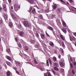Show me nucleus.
Instances as JSON below:
<instances>
[{
    "label": "nucleus",
    "mask_w": 76,
    "mask_h": 76,
    "mask_svg": "<svg viewBox=\"0 0 76 76\" xmlns=\"http://www.w3.org/2000/svg\"><path fill=\"white\" fill-rule=\"evenodd\" d=\"M54 69L55 70H57V71H58V70H59L58 68H57V67H54Z\"/></svg>",
    "instance_id": "412c9836"
},
{
    "label": "nucleus",
    "mask_w": 76,
    "mask_h": 76,
    "mask_svg": "<svg viewBox=\"0 0 76 76\" xmlns=\"http://www.w3.org/2000/svg\"><path fill=\"white\" fill-rule=\"evenodd\" d=\"M58 12H60V9H58Z\"/></svg>",
    "instance_id": "69168bd1"
},
{
    "label": "nucleus",
    "mask_w": 76,
    "mask_h": 76,
    "mask_svg": "<svg viewBox=\"0 0 76 76\" xmlns=\"http://www.w3.org/2000/svg\"><path fill=\"white\" fill-rule=\"evenodd\" d=\"M30 42L31 43H34V42H35V40H31L30 41Z\"/></svg>",
    "instance_id": "393cba45"
},
{
    "label": "nucleus",
    "mask_w": 76,
    "mask_h": 76,
    "mask_svg": "<svg viewBox=\"0 0 76 76\" xmlns=\"http://www.w3.org/2000/svg\"><path fill=\"white\" fill-rule=\"evenodd\" d=\"M7 51L8 52V53H10V49H8L7 50Z\"/></svg>",
    "instance_id": "72a5a7b5"
},
{
    "label": "nucleus",
    "mask_w": 76,
    "mask_h": 76,
    "mask_svg": "<svg viewBox=\"0 0 76 76\" xmlns=\"http://www.w3.org/2000/svg\"><path fill=\"white\" fill-rule=\"evenodd\" d=\"M61 51L62 53H63V49L62 48H61Z\"/></svg>",
    "instance_id": "5fc2aeb1"
},
{
    "label": "nucleus",
    "mask_w": 76,
    "mask_h": 76,
    "mask_svg": "<svg viewBox=\"0 0 76 76\" xmlns=\"http://www.w3.org/2000/svg\"><path fill=\"white\" fill-rule=\"evenodd\" d=\"M10 71H8L7 72V76H10Z\"/></svg>",
    "instance_id": "ddd939ff"
},
{
    "label": "nucleus",
    "mask_w": 76,
    "mask_h": 76,
    "mask_svg": "<svg viewBox=\"0 0 76 76\" xmlns=\"http://www.w3.org/2000/svg\"><path fill=\"white\" fill-rule=\"evenodd\" d=\"M4 18L5 20V22H6V23H8V21H7V15L6 14L5 15H4Z\"/></svg>",
    "instance_id": "20e7f679"
},
{
    "label": "nucleus",
    "mask_w": 76,
    "mask_h": 76,
    "mask_svg": "<svg viewBox=\"0 0 76 76\" xmlns=\"http://www.w3.org/2000/svg\"><path fill=\"white\" fill-rule=\"evenodd\" d=\"M19 34L21 36V37H23V36L24 35V33L23 32V31H21L19 32Z\"/></svg>",
    "instance_id": "423d86ee"
},
{
    "label": "nucleus",
    "mask_w": 76,
    "mask_h": 76,
    "mask_svg": "<svg viewBox=\"0 0 76 76\" xmlns=\"http://www.w3.org/2000/svg\"><path fill=\"white\" fill-rule=\"evenodd\" d=\"M50 45L52 46V47H53L54 46V43H53V42H51L50 43Z\"/></svg>",
    "instance_id": "aec40b11"
},
{
    "label": "nucleus",
    "mask_w": 76,
    "mask_h": 76,
    "mask_svg": "<svg viewBox=\"0 0 76 76\" xmlns=\"http://www.w3.org/2000/svg\"><path fill=\"white\" fill-rule=\"evenodd\" d=\"M46 35L47 36V37H50V35H48V33L46 34Z\"/></svg>",
    "instance_id": "13d9d810"
},
{
    "label": "nucleus",
    "mask_w": 76,
    "mask_h": 76,
    "mask_svg": "<svg viewBox=\"0 0 76 76\" xmlns=\"http://www.w3.org/2000/svg\"><path fill=\"white\" fill-rule=\"evenodd\" d=\"M74 35H75V36H76V33H74L73 34Z\"/></svg>",
    "instance_id": "0e129e2a"
},
{
    "label": "nucleus",
    "mask_w": 76,
    "mask_h": 76,
    "mask_svg": "<svg viewBox=\"0 0 76 76\" xmlns=\"http://www.w3.org/2000/svg\"><path fill=\"white\" fill-rule=\"evenodd\" d=\"M46 63L48 64V66H49V63H48V60L47 61Z\"/></svg>",
    "instance_id": "c9c22d12"
},
{
    "label": "nucleus",
    "mask_w": 76,
    "mask_h": 76,
    "mask_svg": "<svg viewBox=\"0 0 76 76\" xmlns=\"http://www.w3.org/2000/svg\"><path fill=\"white\" fill-rule=\"evenodd\" d=\"M55 54H57V51L56 50H55Z\"/></svg>",
    "instance_id": "680f3d73"
},
{
    "label": "nucleus",
    "mask_w": 76,
    "mask_h": 76,
    "mask_svg": "<svg viewBox=\"0 0 76 76\" xmlns=\"http://www.w3.org/2000/svg\"><path fill=\"white\" fill-rule=\"evenodd\" d=\"M6 58L8 59V60H10V61H11L12 60V58L10 57L9 56H6Z\"/></svg>",
    "instance_id": "dca6fc26"
},
{
    "label": "nucleus",
    "mask_w": 76,
    "mask_h": 76,
    "mask_svg": "<svg viewBox=\"0 0 76 76\" xmlns=\"http://www.w3.org/2000/svg\"><path fill=\"white\" fill-rule=\"evenodd\" d=\"M63 24L64 26H65V27H66V23H63Z\"/></svg>",
    "instance_id": "de8ad7c7"
},
{
    "label": "nucleus",
    "mask_w": 76,
    "mask_h": 76,
    "mask_svg": "<svg viewBox=\"0 0 76 76\" xmlns=\"http://www.w3.org/2000/svg\"><path fill=\"white\" fill-rule=\"evenodd\" d=\"M70 65L71 66V68H73V65H72V63H70Z\"/></svg>",
    "instance_id": "a18cd8bd"
},
{
    "label": "nucleus",
    "mask_w": 76,
    "mask_h": 76,
    "mask_svg": "<svg viewBox=\"0 0 76 76\" xmlns=\"http://www.w3.org/2000/svg\"><path fill=\"white\" fill-rule=\"evenodd\" d=\"M53 60H54V61H57V58H56V57L55 56H54L53 57Z\"/></svg>",
    "instance_id": "a211bd4d"
},
{
    "label": "nucleus",
    "mask_w": 76,
    "mask_h": 76,
    "mask_svg": "<svg viewBox=\"0 0 76 76\" xmlns=\"http://www.w3.org/2000/svg\"><path fill=\"white\" fill-rule=\"evenodd\" d=\"M68 48L69 50V51H72L74 50L73 48H72V45H71V44L69 45H68Z\"/></svg>",
    "instance_id": "7ed1b4c3"
},
{
    "label": "nucleus",
    "mask_w": 76,
    "mask_h": 76,
    "mask_svg": "<svg viewBox=\"0 0 76 76\" xmlns=\"http://www.w3.org/2000/svg\"><path fill=\"white\" fill-rule=\"evenodd\" d=\"M39 18L41 19H42L43 18V17H42V15H39Z\"/></svg>",
    "instance_id": "473e14b6"
},
{
    "label": "nucleus",
    "mask_w": 76,
    "mask_h": 76,
    "mask_svg": "<svg viewBox=\"0 0 76 76\" xmlns=\"http://www.w3.org/2000/svg\"><path fill=\"white\" fill-rule=\"evenodd\" d=\"M34 62L35 63H36V64H37V63H38V62H37V61H36V60L34 61Z\"/></svg>",
    "instance_id": "4d7b16f0"
},
{
    "label": "nucleus",
    "mask_w": 76,
    "mask_h": 76,
    "mask_svg": "<svg viewBox=\"0 0 76 76\" xmlns=\"http://www.w3.org/2000/svg\"><path fill=\"white\" fill-rule=\"evenodd\" d=\"M59 64L61 66H62V67L64 66V63H63L62 62H60Z\"/></svg>",
    "instance_id": "9b49d317"
},
{
    "label": "nucleus",
    "mask_w": 76,
    "mask_h": 76,
    "mask_svg": "<svg viewBox=\"0 0 76 76\" xmlns=\"http://www.w3.org/2000/svg\"><path fill=\"white\" fill-rule=\"evenodd\" d=\"M70 2V3H73V0H69Z\"/></svg>",
    "instance_id": "8fccbe9b"
},
{
    "label": "nucleus",
    "mask_w": 76,
    "mask_h": 76,
    "mask_svg": "<svg viewBox=\"0 0 76 76\" xmlns=\"http://www.w3.org/2000/svg\"><path fill=\"white\" fill-rule=\"evenodd\" d=\"M32 13L33 14H34V13H35V8L33 9L32 10Z\"/></svg>",
    "instance_id": "2eb2a0df"
},
{
    "label": "nucleus",
    "mask_w": 76,
    "mask_h": 76,
    "mask_svg": "<svg viewBox=\"0 0 76 76\" xmlns=\"http://www.w3.org/2000/svg\"><path fill=\"white\" fill-rule=\"evenodd\" d=\"M23 23L25 27H31V25L29 23V22L27 21L24 22Z\"/></svg>",
    "instance_id": "f257e3e1"
},
{
    "label": "nucleus",
    "mask_w": 76,
    "mask_h": 76,
    "mask_svg": "<svg viewBox=\"0 0 76 76\" xmlns=\"http://www.w3.org/2000/svg\"><path fill=\"white\" fill-rule=\"evenodd\" d=\"M47 74H48V76H51V74H50V73L49 72H48Z\"/></svg>",
    "instance_id": "c85d7f7f"
},
{
    "label": "nucleus",
    "mask_w": 76,
    "mask_h": 76,
    "mask_svg": "<svg viewBox=\"0 0 76 76\" xmlns=\"http://www.w3.org/2000/svg\"><path fill=\"white\" fill-rule=\"evenodd\" d=\"M3 0L4 3H7V1H6V0Z\"/></svg>",
    "instance_id": "c03bdc74"
},
{
    "label": "nucleus",
    "mask_w": 76,
    "mask_h": 76,
    "mask_svg": "<svg viewBox=\"0 0 76 76\" xmlns=\"http://www.w3.org/2000/svg\"><path fill=\"white\" fill-rule=\"evenodd\" d=\"M53 66L55 67H58V64L57 63H54L53 64Z\"/></svg>",
    "instance_id": "6e6552de"
},
{
    "label": "nucleus",
    "mask_w": 76,
    "mask_h": 76,
    "mask_svg": "<svg viewBox=\"0 0 76 76\" xmlns=\"http://www.w3.org/2000/svg\"><path fill=\"white\" fill-rule=\"evenodd\" d=\"M62 31L64 32V33H66V30L65 28H64L62 29Z\"/></svg>",
    "instance_id": "6ab92c4d"
},
{
    "label": "nucleus",
    "mask_w": 76,
    "mask_h": 76,
    "mask_svg": "<svg viewBox=\"0 0 76 76\" xmlns=\"http://www.w3.org/2000/svg\"><path fill=\"white\" fill-rule=\"evenodd\" d=\"M8 1L10 3H11L12 2V0H8Z\"/></svg>",
    "instance_id": "603ef678"
},
{
    "label": "nucleus",
    "mask_w": 76,
    "mask_h": 76,
    "mask_svg": "<svg viewBox=\"0 0 76 76\" xmlns=\"http://www.w3.org/2000/svg\"><path fill=\"white\" fill-rule=\"evenodd\" d=\"M56 18V16H55V15H52V19H53V18Z\"/></svg>",
    "instance_id": "cd10ccee"
},
{
    "label": "nucleus",
    "mask_w": 76,
    "mask_h": 76,
    "mask_svg": "<svg viewBox=\"0 0 76 76\" xmlns=\"http://www.w3.org/2000/svg\"><path fill=\"white\" fill-rule=\"evenodd\" d=\"M52 72H53V73H54V75H55L56 73V72H55V71H54V70L52 69Z\"/></svg>",
    "instance_id": "4c0bfd02"
},
{
    "label": "nucleus",
    "mask_w": 76,
    "mask_h": 76,
    "mask_svg": "<svg viewBox=\"0 0 76 76\" xmlns=\"http://www.w3.org/2000/svg\"><path fill=\"white\" fill-rule=\"evenodd\" d=\"M59 58H61V55H59L58 56Z\"/></svg>",
    "instance_id": "052dcab7"
},
{
    "label": "nucleus",
    "mask_w": 76,
    "mask_h": 76,
    "mask_svg": "<svg viewBox=\"0 0 76 76\" xmlns=\"http://www.w3.org/2000/svg\"><path fill=\"white\" fill-rule=\"evenodd\" d=\"M61 1V2H63V4H65V2L64 1H63L62 0H60Z\"/></svg>",
    "instance_id": "09e8293b"
},
{
    "label": "nucleus",
    "mask_w": 76,
    "mask_h": 76,
    "mask_svg": "<svg viewBox=\"0 0 76 76\" xmlns=\"http://www.w3.org/2000/svg\"><path fill=\"white\" fill-rule=\"evenodd\" d=\"M18 26H19V27H20V28H21V27H22L21 26V24L19 25H18Z\"/></svg>",
    "instance_id": "bf43d9fd"
},
{
    "label": "nucleus",
    "mask_w": 76,
    "mask_h": 76,
    "mask_svg": "<svg viewBox=\"0 0 76 76\" xmlns=\"http://www.w3.org/2000/svg\"><path fill=\"white\" fill-rule=\"evenodd\" d=\"M14 9L15 11H16V12L17 11H18V8H19V6H18V4H16L14 6Z\"/></svg>",
    "instance_id": "f03ea898"
},
{
    "label": "nucleus",
    "mask_w": 76,
    "mask_h": 76,
    "mask_svg": "<svg viewBox=\"0 0 76 76\" xmlns=\"http://www.w3.org/2000/svg\"><path fill=\"white\" fill-rule=\"evenodd\" d=\"M53 7L54 10H56L57 8V5L54 4L53 6Z\"/></svg>",
    "instance_id": "f3484780"
},
{
    "label": "nucleus",
    "mask_w": 76,
    "mask_h": 76,
    "mask_svg": "<svg viewBox=\"0 0 76 76\" xmlns=\"http://www.w3.org/2000/svg\"><path fill=\"white\" fill-rule=\"evenodd\" d=\"M32 9V7H31L29 9V12H31V10Z\"/></svg>",
    "instance_id": "58836bf2"
},
{
    "label": "nucleus",
    "mask_w": 76,
    "mask_h": 76,
    "mask_svg": "<svg viewBox=\"0 0 76 76\" xmlns=\"http://www.w3.org/2000/svg\"><path fill=\"white\" fill-rule=\"evenodd\" d=\"M7 63L8 66H10V65H11V63L9 62H7Z\"/></svg>",
    "instance_id": "bb28decb"
},
{
    "label": "nucleus",
    "mask_w": 76,
    "mask_h": 76,
    "mask_svg": "<svg viewBox=\"0 0 76 76\" xmlns=\"http://www.w3.org/2000/svg\"><path fill=\"white\" fill-rule=\"evenodd\" d=\"M45 12H46V13H48L49 12V10H48V9L45 11Z\"/></svg>",
    "instance_id": "e433bc0d"
},
{
    "label": "nucleus",
    "mask_w": 76,
    "mask_h": 76,
    "mask_svg": "<svg viewBox=\"0 0 76 76\" xmlns=\"http://www.w3.org/2000/svg\"><path fill=\"white\" fill-rule=\"evenodd\" d=\"M36 37H39V34H36Z\"/></svg>",
    "instance_id": "6e6d98bb"
},
{
    "label": "nucleus",
    "mask_w": 76,
    "mask_h": 76,
    "mask_svg": "<svg viewBox=\"0 0 76 76\" xmlns=\"http://www.w3.org/2000/svg\"><path fill=\"white\" fill-rule=\"evenodd\" d=\"M15 62L16 63H17V64H18V66H20V63L19 62H16V61H15Z\"/></svg>",
    "instance_id": "b1692460"
},
{
    "label": "nucleus",
    "mask_w": 76,
    "mask_h": 76,
    "mask_svg": "<svg viewBox=\"0 0 76 76\" xmlns=\"http://www.w3.org/2000/svg\"><path fill=\"white\" fill-rule=\"evenodd\" d=\"M25 50H28V47H25Z\"/></svg>",
    "instance_id": "f704fd0d"
},
{
    "label": "nucleus",
    "mask_w": 76,
    "mask_h": 76,
    "mask_svg": "<svg viewBox=\"0 0 76 76\" xmlns=\"http://www.w3.org/2000/svg\"><path fill=\"white\" fill-rule=\"evenodd\" d=\"M61 72H64V69H61Z\"/></svg>",
    "instance_id": "49530a36"
},
{
    "label": "nucleus",
    "mask_w": 76,
    "mask_h": 76,
    "mask_svg": "<svg viewBox=\"0 0 76 76\" xmlns=\"http://www.w3.org/2000/svg\"><path fill=\"white\" fill-rule=\"evenodd\" d=\"M13 69H15V71L17 69L16 68H13Z\"/></svg>",
    "instance_id": "338daca9"
},
{
    "label": "nucleus",
    "mask_w": 76,
    "mask_h": 76,
    "mask_svg": "<svg viewBox=\"0 0 76 76\" xmlns=\"http://www.w3.org/2000/svg\"><path fill=\"white\" fill-rule=\"evenodd\" d=\"M18 45L20 48L22 47V45H21V44H20V43H18Z\"/></svg>",
    "instance_id": "7c9ffc66"
},
{
    "label": "nucleus",
    "mask_w": 76,
    "mask_h": 76,
    "mask_svg": "<svg viewBox=\"0 0 76 76\" xmlns=\"http://www.w3.org/2000/svg\"><path fill=\"white\" fill-rule=\"evenodd\" d=\"M48 29H50V30H51V31H53V28H52L51 27H48Z\"/></svg>",
    "instance_id": "4be33fe9"
},
{
    "label": "nucleus",
    "mask_w": 76,
    "mask_h": 76,
    "mask_svg": "<svg viewBox=\"0 0 76 76\" xmlns=\"http://www.w3.org/2000/svg\"><path fill=\"white\" fill-rule=\"evenodd\" d=\"M3 10V9L1 8V7H0V12H1V11H2V10Z\"/></svg>",
    "instance_id": "864d4df0"
},
{
    "label": "nucleus",
    "mask_w": 76,
    "mask_h": 76,
    "mask_svg": "<svg viewBox=\"0 0 76 76\" xmlns=\"http://www.w3.org/2000/svg\"><path fill=\"white\" fill-rule=\"evenodd\" d=\"M44 76H47V74L46 73H45V74Z\"/></svg>",
    "instance_id": "e2e57ef3"
},
{
    "label": "nucleus",
    "mask_w": 76,
    "mask_h": 76,
    "mask_svg": "<svg viewBox=\"0 0 76 76\" xmlns=\"http://www.w3.org/2000/svg\"><path fill=\"white\" fill-rule=\"evenodd\" d=\"M12 16L13 19H16V17H15V15H14L12 14Z\"/></svg>",
    "instance_id": "c756f323"
},
{
    "label": "nucleus",
    "mask_w": 76,
    "mask_h": 76,
    "mask_svg": "<svg viewBox=\"0 0 76 76\" xmlns=\"http://www.w3.org/2000/svg\"><path fill=\"white\" fill-rule=\"evenodd\" d=\"M21 40V42L23 43V44H24V43H25V42H24V41H23V40Z\"/></svg>",
    "instance_id": "3c124183"
},
{
    "label": "nucleus",
    "mask_w": 76,
    "mask_h": 76,
    "mask_svg": "<svg viewBox=\"0 0 76 76\" xmlns=\"http://www.w3.org/2000/svg\"><path fill=\"white\" fill-rule=\"evenodd\" d=\"M3 22V20H0V24H1Z\"/></svg>",
    "instance_id": "a19ab883"
},
{
    "label": "nucleus",
    "mask_w": 76,
    "mask_h": 76,
    "mask_svg": "<svg viewBox=\"0 0 76 76\" xmlns=\"http://www.w3.org/2000/svg\"><path fill=\"white\" fill-rule=\"evenodd\" d=\"M48 60L49 61L50 64H51V65L52 64V62H51V59L50 58L48 59Z\"/></svg>",
    "instance_id": "5701e85b"
},
{
    "label": "nucleus",
    "mask_w": 76,
    "mask_h": 76,
    "mask_svg": "<svg viewBox=\"0 0 76 76\" xmlns=\"http://www.w3.org/2000/svg\"><path fill=\"white\" fill-rule=\"evenodd\" d=\"M15 39L16 42H17V41H18L19 40V39H18V38H15Z\"/></svg>",
    "instance_id": "79ce46f5"
},
{
    "label": "nucleus",
    "mask_w": 76,
    "mask_h": 76,
    "mask_svg": "<svg viewBox=\"0 0 76 76\" xmlns=\"http://www.w3.org/2000/svg\"><path fill=\"white\" fill-rule=\"evenodd\" d=\"M41 37L42 38L44 39L45 38V35L44 34H41Z\"/></svg>",
    "instance_id": "4468645a"
},
{
    "label": "nucleus",
    "mask_w": 76,
    "mask_h": 76,
    "mask_svg": "<svg viewBox=\"0 0 76 76\" xmlns=\"http://www.w3.org/2000/svg\"><path fill=\"white\" fill-rule=\"evenodd\" d=\"M74 65H76V62H74Z\"/></svg>",
    "instance_id": "774afa93"
},
{
    "label": "nucleus",
    "mask_w": 76,
    "mask_h": 76,
    "mask_svg": "<svg viewBox=\"0 0 76 76\" xmlns=\"http://www.w3.org/2000/svg\"><path fill=\"white\" fill-rule=\"evenodd\" d=\"M16 73H17L18 75H19V72L17 70L15 71Z\"/></svg>",
    "instance_id": "ea45409f"
},
{
    "label": "nucleus",
    "mask_w": 76,
    "mask_h": 76,
    "mask_svg": "<svg viewBox=\"0 0 76 76\" xmlns=\"http://www.w3.org/2000/svg\"><path fill=\"white\" fill-rule=\"evenodd\" d=\"M62 46L63 47H64V42H62Z\"/></svg>",
    "instance_id": "37998d69"
},
{
    "label": "nucleus",
    "mask_w": 76,
    "mask_h": 76,
    "mask_svg": "<svg viewBox=\"0 0 76 76\" xmlns=\"http://www.w3.org/2000/svg\"><path fill=\"white\" fill-rule=\"evenodd\" d=\"M60 36L61 39H62V40H65V38H64V37H63V36L61 34Z\"/></svg>",
    "instance_id": "1a4fd4ad"
},
{
    "label": "nucleus",
    "mask_w": 76,
    "mask_h": 76,
    "mask_svg": "<svg viewBox=\"0 0 76 76\" xmlns=\"http://www.w3.org/2000/svg\"><path fill=\"white\" fill-rule=\"evenodd\" d=\"M72 73L73 74V75H75V71L73 69H72Z\"/></svg>",
    "instance_id": "2f4dec72"
},
{
    "label": "nucleus",
    "mask_w": 76,
    "mask_h": 76,
    "mask_svg": "<svg viewBox=\"0 0 76 76\" xmlns=\"http://www.w3.org/2000/svg\"><path fill=\"white\" fill-rule=\"evenodd\" d=\"M40 69L41 70H42V71L43 70H44V68L42 67H41L40 68Z\"/></svg>",
    "instance_id": "a878e982"
},
{
    "label": "nucleus",
    "mask_w": 76,
    "mask_h": 76,
    "mask_svg": "<svg viewBox=\"0 0 76 76\" xmlns=\"http://www.w3.org/2000/svg\"><path fill=\"white\" fill-rule=\"evenodd\" d=\"M69 37H70V39L71 41H72L75 40V37H72V36H70V35H69Z\"/></svg>",
    "instance_id": "0eeeda50"
},
{
    "label": "nucleus",
    "mask_w": 76,
    "mask_h": 76,
    "mask_svg": "<svg viewBox=\"0 0 76 76\" xmlns=\"http://www.w3.org/2000/svg\"><path fill=\"white\" fill-rule=\"evenodd\" d=\"M3 9L5 11H6L7 10H6V4H4V5H3Z\"/></svg>",
    "instance_id": "9d476101"
},
{
    "label": "nucleus",
    "mask_w": 76,
    "mask_h": 76,
    "mask_svg": "<svg viewBox=\"0 0 76 76\" xmlns=\"http://www.w3.org/2000/svg\"><path fill=\"white\" fill-rule=\"evenodd\" d=\"M31 4H34V1L33 0H27Z\"/></svg>",
    "instance_id": "39448f33"
},
{
    "label": "nucleus",
    "mask_w": 76,
    "mask_h": 76,
    "mask_svg": "<svg viewBox=\"0 0 76 76\" xmlns=\"http://www.w3.org/2000/svg\"><path fill=\"white\" fill-rule=\"evenodd\" d=\"M9 25L10 28H12V27L13 26V23L11 22H10L9 23Z\"/></svg>",
    "instance_id": "f8f14e48"
}]
</instances>
